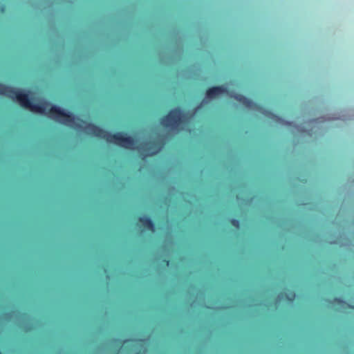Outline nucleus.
Returning <instances> with one entry per match:
<instances>
[{"label": "nucleus", "instance_id": "f257e3e1", "mask_svg": "<svg viewBox=\"0 0 354 354\" xmlns=\"http://www.w3.org/2000/svg\"><path fill=\"white\" fill-rule=\"evenodd\" d=\"M86 129L88 133L97 138L104 139L109 143H114L126 149L132 148L136 144L135 138L128 136L124 132L111 133L93 123H88L86 126Z\"/></svg>", "mask_w": 354, "mask_h": 354}, {"label": "nucleus", "instance_id": "f03ea898", "mask_svg": "<svg viewBox=\"0 0 354 354\" xmlns=\"http://www.w3.org/2000/svg\"><path fill=\"white\" fill-rule=\"evenodd\" d=\"M50 102L44 100L39 103H33L31 102L28 110L31 112L48 115L56 121L64 124H71L75 122V115L73 113L66 111L57 105H52L46 113V108L50 105Z\"/></svg>", "mask_w": 354, "mask_h": 354}, {"label": "nucleus", "instance_id": "7ed1b4c3", "mask_svg": "<svg viewBox=\"0 0 354 354\" xmlns=\"http://www.w3.org/2000/svg\"><path fill=\"white\" fill-rule=\"evenodd\" d=\"M234 99L245 109L254 112L272 120L277 124H285V121L279 116L274 114L271 111L267 109L263 106L254 102L252 100L241 95L236 94L234 95ZM288 126H290V122H286Z\"/></svg>", "mask_w": 354, "mask_h": 354}, {"label": "nucleus", "instance_id": "20e7f679", "mask_svg": "<svg viewBox=\"0 0 354 354\" xmlns=\"http://www.w3.org/2000/svg\"><path fill=\"white\" fill-rule=\"evenodd\" d=\"M185 114L180 107L171 109L165 115L161 118L160 124L171 131H179L183 124Z\"/></svg>", "mask_w": 354, "mask_h": 354}, {"label": "nucleus", "instance_id": "39448f33", "mask_svg": "<svg viewBox=\"0 0 354 354\" xmlns=\"http://www.w3.org/2000/svg\"><path fill=\"white\" fill-rule=\"evenodd\" d=\"M42 90H0V94L12 93L15 95L19 104L24 109H28L32 100L29 93L32 91H41Z\"/></svg>", "mask_w": 354, "mask_h": 354}, {"label": "nucleus", "instance_id": "423d86ee", "mask_svg": "<svg viewBox=\"0 0 354 354\" xmlns=\"http://www.w3.org/2000/svg\"><path fill=\"white\" fill-rule=\"evenodd\" d=\"M164 143L162 142L159 143L156 141H151L145 144V151H147L148 155L153 156L160 151Z\"/></svg>", "mask_w": 354, "mask_h": 354}, {"label": "nucleus", "instance_id": "0eeeda50", "mask_svg": "<svg viewBox=\"0 0 354 354\" xmlns=\"http://www.w3.org/2000/svg\"><path fill=\"white\" fill-rule=\"evenodd\" d=\"M138 222L141 223L142 226L152 232L156 230V227L153 221L149 216H140L138 218Z\"/></svg>", "mask_w": 354, "mask_h": 354}, {"label": "nucleus", "instance_id": "6e6552de", "mask_svg": "<svg viewBox=\"0 0 354 354\" xmlns=\"http://www.w3.org/2000/svg\"><path fill=\"white\" fill-rule=\"evenodd\" d=\"M233 91L234 90H205L207 96L210 97L220 94H230V91Z\"/></svg>", "mask_w": 354, "mask_h": 354}, {"label": "nucleus", "instance_id": "1a4fd4ad", "mask_svg": "<svg viewBox=\"0 0 354 354\" xmlns=\"http://www.w3.org/2000/svg\"><path fill=\"white\" fill-rule=\"evenodd\" d=\"M334 304H337L340 306L344 307V305L346 304V302L341 298H335L333 299Z\"/></svg>", "mask_w": 354, "mask_h": 354}, {"label": "nucleus", "instance_id": "9d476101", "mask_svg": "<svg viewBox=\"0 0 354 354\" xmlns=\"http://www.w3.org/2000/svg\"><path fill=\"white\" fill-rule=\"evenodd\" d=\"M230 223L235 227L239 228L240 226V222L238 219L236 218H232L230 221Z\"/></svg>", "mask_w": 354, "mask_h": 354}, {"label": "nucleus", "instance_id": "9b49d317", "mask_svg": "<svg viewBox=\"0 0 354 354\" xmlns=\"http://www.w3.org/2000/svg\"><path fill=\"white\" fill-rule=\"evenodd\" d=\"M206 88H227L225 85L207 86Z\"/></svg>", "mask_w": 354, "mask_h": 354}, {"label": "nucleus", "instance_id": "f8f14e48", "mask_svg": "<svg viewBox=\"0 0 354 354\" xmlns=\"http://www.w3.org/2000/svg\"><path fill=\"white\" fill-rule=\"evenodd\" d=\"M0 88H16L15 87L11 86H7L4 84H0Z\"/></svg>", "mask_w": 354, "mask_h": 354}, {"label": "nucleus", "instance_id": "ddd939ff", "mask_svg": "<svg viewBox=\"0 0 354 354\" xmlns=\"http://www.w3.org/2000/svg\"><path fill=\"white\" fill-rule=\"evenodd\" d=\"M163 262L165 263V264L167 266H169V260H168V259H164V260H163Z\"/></svg>", "mask_w": 354, "mask_h": 354}, {"label": "nucleus", "instance_id": "4468645a", "mask_svg": "<svg viewBox=\"0 0 354 354\" xmlns=\"http://www.w3.org/2000/svg\"><path fill=\"white\" fill-rule=\"evenodd\" d=\"M295 294H293L292 297L291 299H289L290 301H292L294 300V299H295Z\"/></svg>", "mask_w": 354, "mask_h": 354}, {"label": "nucleus", "instance_id": "2eb2a0df", "mask_svg": "<svg viewBox=\"0 0 354 354\" xmlns=\"http://www.w3.org/2000/svg\"><path fill=\"white\" fill-rule=\"evenodd\" d=\"M201 107V106H198L195 109H194V111H196L198 109H199Z\"/></svg>", "mask_w": 354, "mask_h": 354}, {"label": "nucleus", "instance_id": "dca6fc26", "mask_svg": "<svg viewBox=\"0 0 354 354\" xmlns=\"http://www.w3.org/2000/svg\"><path fill=\"white\" fill-rule=\"evenodd\" d=\"M30 88H35V89H37V88H39V86H34V87H31Z\"/></svg>", "mask_w": 354, "mask_h": 354}, {"label": "nucleus", "instance_id": "f3484780", "mask_svg": "<svg viewBox=\"0 0 354 354\" xmlns=\"http://www.w3.org/2000/svg\"><path fill=\"white\" fill-rule=\"evenodd\" d=\"M82 91H85L86 90H85V89H83Z\"/></svg>", "mask_w": 354, "mask_h": 354}, {"label": "nucleus", "instance_id": "a211bd4d", "mask_svg": "<svg viewBox=\"0 0 354 354\" xmlns=\"http://www.w3.org/2000/svg\"><path fill=\"white\" fill-rule=\"evenodd\" d=\"M124 91H127L128 90H127V89H125Z\"/></svg>", "mask_w": 354, "mask_h": 354}]
</instances>
